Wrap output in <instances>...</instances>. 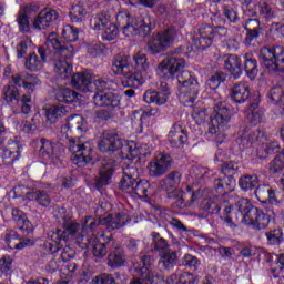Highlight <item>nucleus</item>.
<instances>
[{"label":"nucleus","instance_id":"obj_1","mask_svg":"<svg viewBox=\"0 0 284 284\" xmlns=\"http://www.w3.org/2000/svg\"><path fill=\"white\" fill-rule=\"evenodd\" d=\"M42 61H53V70L60 79L72 77V57L74 48L70 43H61L57 33H50L43 45L38 48Z\"/></svg>","mask_w":284,"mask_h":284},{"label":"nucleus","instance_id":"obj_2","mask_svg":"<svg viewBox=\"0 0 284 284\" xmlns=\"http://www.w3.org/2000/svg\"><path fill=\"white\" fill-rule=\"evenodd\" d=\"M237 144L240 150H247L252 145H257L256 155L258 159H267V155L278 148V143L268 142L265 138V132L258 129L240 131Z\"/></svg>","mask_w":284,"mask_h":284},{"label":"nucleus","instance_id":"obj_3","mask_svg":"<svg viewBox=\"0 0 284 284\" xmlns=\"http://www.w3.org/2000/svg\"><path fill=\"white\" fill-rule=\"evenodd\" d=\"M101 152H122V159L126 161H134L139 156V149L134 142H128L121 138L115 131H104L101 135V140L98 143Z\"/></svg>","mask_w":284,"mask_h":284},{"label":"nucleus","instance_id":"obj_4","mask_svg":"<svg viewBox=\"0 0 284 284\" xmlns=\"http://www.w3.org/2000/svg\"><path fill=\"white\" fill-rule=\"evenodd\" d=\"M51 241L53 243H75L81 250H88L90 247V239L83 234V226L77 222H67L63 225V230L57 229L51 234Z\"/></svg>","mask_w":284,"mask_h":284},{"label":"nucleus","instance_id":"obj_5","mask_svg":"<svg viewBox=\"0 0 284 284\" xmlns=\"http://www.w3.org/2000/svg\"><path fill=\"white\" fill-rule=\"evenodd\" d=\"M112 68L115 74H123L126 78L129 88H141L145 83L148 73L130 71V57L125 54L115 55Z\"/></svg>","mask_w":284,"mask_h":284},{"label":"nucleus","instance_id":"obj_6","mask_svg":"<svg viewBox=\"0 0 284 284\" xmlns=\"http://www.w3.org/2000/svg\"><path fill=\"white\" fill-rule=\"evenodd\" d=\"M231 119L232 113L227 106L223 103L215 104L214 115L209 123L207 134L214 136L215 141H219V136H223V132L230 128Z\"/></svg>","mask_w":284,"mask_h":284},{"label":"nucleus","instance_id":"obj_7","mask_svg":"<svg viewBox=\"0 0 284 284\" xmlns=\"http://www.w3.org/2000/svg\"><path fill=\"white\" fill-rule=\"evenodd\" d=\"M71 161L78 168H85L92 161V144L81 141V138H71L68 141Z\"/></svg>","mask_w":284,"mask_h":284},{"label":"nucleus","instance_id":"obj_8","mask_svg":"<svg viewBox=\"0 0 284 284\" xmlns=\"http://www.w3.org/2000/svg\"><path fill=\"white\" fill-rule=\"evenodd\" d=\"M180 84V100L185 104L194 103L199 97V81L189 71H182L178 75Z\"/></svg>","mask_w":284,"mask_h":284},{"label":"nucleus","instance_id":"obj_9","mask_svg":"<svg viewBox=\"0 0 284 284\" xmlns=\"http://www.w3.org/2000/svg\"><path fill=\"white\" fill-rule=\"evenodd\" d=\"M178 37L179 30L174 27H170L150 40L146 44V50L150 54H161V52H165V50L176 41Z\"/></svg>","mask_w":284,"mask_h":284},{"label":"nucleus","instance_id":"obj_10","mask_svg":"<svg viewBox=\"0 0 284 284\" xmlns=\"http://www.w3.org/2000/svg\"><path fill=\"white\" fill-rule=\"evenodd\" d=\"M260 59H262L263 64L266 67L268 72H284V48H267L263 47L260 50Z\"/></svg>","mask_w":284,"mask_h":284},{"label":"nucleus","instance_id":"obj_11","mask_svg":"<svg viewBox=\"0 0 284 284\" xmlns=\"http://www.w3.org/2000/svg\"><path fill=\"white\" fill-rule=\"evenodd\" d=\"M225 34H227V29H225V27L217 26L212 28L203 24L199 28V37L194 40V47L196 50H206V48L212 45V42L216 37L221 38L225 37Z\"/></svg>","mask_w":284,"mask_h":284},{"label":"nucleus","instance_id":"obj_12","mask_svg":"<svg viewBox=\"0 0 284 284\" xmlns=\"http://www.w3.org/2000/svg\"><path fill=\"white\" fill-rule=\"evenodd\" d=\"M132 263L135 272H138L144 281H150V283L155 284L163 283L164 277L152 271V258L149 255L135 256Z\"/></svg>","mask_w":284,"mask_h":284},{"label":"nucleus","instance_id":"obj_13","mask_svg":"<svg viewBox=\"0 0 284 284\" xmlns=\"http://www.w3.org/2000/svg\"><path fill=\"white\" fill-rule=\"evenodd\" d=\"M126 24L121 28L124 37H148L152 32L150 19L130 18V13L124 14Z\"/></svg>","mask_w":284,"mask_h":284},{"label":"nucleus","instance_id":"obj_14","mask_svg":"<svg viewBox=\"0 0 284 284\" xmlns=\"http://www.w3.org/2000/svg\"><path fill=\"white\" fill-rule=\"evenodd\" d=\"M187 65L183 59L178 57L165 58L158 67V74L161 79H174V74Z\"/></svg>","mask_w":284,"mask_h":284},{"label":"nucleus","instance_id":"obj_15","mask_svg":"<svg viewBox=\"0 0 284 284\" xmlns=\"http://www.w3.org/2000/svg\"><path fill=\"white\" fill-rule=\"evenodd\" d=\"M258 211V207L252 205L247 199L241 197L235 203V212L240 215L241 223L245 225H253Z\"/></svg>","mask_w":284,"mask_h":284},{"label":"nucleus","instance_id":"obj_16","mask_svg":"<svg viewBox=\"0 0 284 284\" xmlns=\"http://www.w3.org/2000/svg\"><path fill=\"white\" fill-rule=\"evenodd\" d=\"M244 30L246 31V36L244 39L245 45H256L258 43V39L263 37V23L258 18H248L244 22Z\"/></svg>","mask_w":284,"mask_h":284},{"label":"nucleus","instance_id":"obj_17","mask_svg":"<svg viewBox=\"0 0 284 284\" xmlns=\"http://www.w3.org/2000/svg\"><path fill=\"white\" fill-rule=\"evenodd\" d=\"M148 168L150 176H163L172 168V156L168 153H158Z\"/></svg>","mask_w":284,"mask_h":284},{"label":"nucleus","instance_id":"obj_18","mask_svg":"<svg viewBox=\"0 0 284 284\" xmlns=\"http://www.w3.org/2000/svg\"><path fill=\"white\" fill-rule=\"evenodd\" d=\"M116 170V160L109 159L103 160L102 165L100 168V176L95 181L97 190H101V187L108 185L112 181V176Z\"/></svg>","mask_w":284,"mask_h":284},{"label":"nucleus","instance_id":"obj_19","mask_svg":"<svg viewBox=\"0 0 284 284\" xmlns=\"http://www.w3.org/2000/svg\"><path fill=\"white\" fill-rule=\"evenodd\" d=\"M139 182V169L135 165H128L123 169V178L120 182V187L122 192L126 194H132L134 192V186Z\"/></svg>","mask_w":284,"mask_h":284},{"label":"nucleus","instance_id":"obj_20","mask_svg":"<svg viewBox=\"0 0 284 284\" xmlns=\"http://www.w3.org/2000/svg\"><path fill=\"white\" fill-rule=\"evenodd\" d=\"M65 152V146L61 142H50V140L41 139L40 140V154L44 159H59L60 154Z\"/></svg>","mask_w":284,"mask_h":284},{"label":"nucleus","instance_id":"obj_21","mask_svg":"<svg viewBox=\"0 0 284 284\" xmlns=\"http://www.w3.org/2000/svg\"><path fill=\"white\" fill-rule=\"evenodd\" d=\"M254 194L260 203L274 205L275 207L281 205V201H278V197H276V191L267 184L258 185Z\"/></svg>","mask_w":284,"mask_h":284},{"label":"nucleus","instance_id":"obj_22","mask_svg":"<svg viewBox=\"0 0 284 284\" xmlns=\"http://www.w3.org/2000/svg\"><path fill=\"white\" fill-rule=\"evenodd\" d=\"M130 223V216L125 213L109 214L104 217H100V224L106 226V230H121Z\"/></svg>","mask_w":284,"mask_h":284},{"label":"nucleus","instance_id":"obj_23","mask_svg":"<svg viewBox=\"0 0 284 284\" xmlns=\"http://www.w3.org/2000/svg\"><path fill=\"white\" fill-rule=\"evenodd\" d=\"M93 103L97 108H119L121 105V98L113 92L95 93L93 95Z\"/></svg>","mask_w":284,"mask_h":284},{"label":"nucleus","instance_id":"obj_24","mask_svg":"<svg viewBox=\"0 0 284 284\" xmlns=\"http://www.w3.org/2000/svg\"><path fill=\"white\" fill-rule=\"evenodd\" d=\"M169 142L173 148H183L187 142V133L182 122H175L169 132Z\"/></svg>","mask_w":284,"mask_h":284},{"label":"nucleus","instance_id":"obj_25","mask_svg":"<svg viewBox=\"0 0 284 284\" xmlns=\"http://www.w3.org/2000/svg\"><path fill=\"white\" fill-rule=\"evenodd\" d=\"M71 83L75 90H79V92H83L84 94L88 92H92V90L94 89L92 82V73L90 72L73 74Z\"/></svg>","mask_w":284,"mask_h":284},{"label":"nucleus","instance_id":"obj_26","mask_svg":"<svg viewBox=\"0 0 284 284\" xmlns=\"http://www.w3.org/2000/svg\"><path fill=\"white\" fill-rule=\"evenodd\" d=\"M59 19V12L57 10L41 11L33 20V28L36 30H47Z\"/></svg>","mask_w":284,"mask_h":284},{"label":"nucleus","instance_id":"obj_27","mask_svg":"<svg viewBox=\"0 0 284 284\" xmlns=\"http://www.w3.org/2000/svg\"><path fill=\"white\" fill-rule=\"evenodd\" d=\"M182 178L183 175H181V172L172 171L171 173L166 174V176L162 180L163 187L169 199H172L176 195L174 194V192L179 193L181 191L179 190V186L181 185Z\"/></svg>","mask_w":284,"mask_h":284},{"label":"nucleus","instance_id":"obj_28","mask_svg":"<svg viewBox=\"0 0 284 284\" xmlns=\"http://www.w3.org/2000/svg\"><path fill=\"white\" fill-rule=\"evenodd\" d=\"M21 156V150L19 149V143L12 142L8 148L0 144V159H2L6 165H12Z\"/></svg>","mask_w":284,"mask_h":284},{"label":"nucleus","instance_id":"obj_29","mask_svg":"<svg viewBox=\"0 0 284 284\" xmlns=\"http://www.w3.org/2000/svg\"><path fill=\"white\" fill-rule=\"evenodd\" d=\"M230 97L234 103H245L252 97V91H250L247 83L239 82L231 89Z\"/></svg>","mask_w":284,"mask_h":284},{"label":"nucleus","instance_id":"obj_30","mask_svg":"<svg viewBox=\"0 0 284 284\" xmlns=\"http://www.w3.org/2000/svg\"><path fill=\"white\" fill-rule=\"evenodd\" d=\"M241 65V58L237 55L229 54L224 57V68L230 72L233 79H240L241 74H243Z\"/></svg>","mask_w":284,"mask_h":284},{"label":"nucleus","instance_id":"obj_31","mask_svg":"<svg viewBox=\"0 0 284 284\" xmlns=\"http://www.w3.org/2000/svg\"><path fill=\"white\" fill-rule=\"evenodd\" d=\"M28 201H34L41 207H50L52 204V197L50 192L45 190H33L27 193Z\"/></svg>","mask_w":284,"mask_h":284},{"label":"nucleus","instance_id":"obj_32","mask_svg":"<svg viewBox=\"0 0 284 284\" xmlns=\"http://www.w3.org/2000/svg\"><path fill=\"white\" fill-rule=\"evenodd\" d=\"M11 216L13 221L17 223L19 230L22 232H26V234H32L34 226L32 225V222L28 220V216H26L24 213H22L19 209H13L11 212Z\"/></svg>","mask_w":284,"mask_h":284},{"label":"nucleus","instance_id":"obj_33","mask_svg":"<svg viewBox=\"0 0 284 284\" xmlns=\"http://www.w3.org/2000/svg\"><path fill=\"white\" fill-rule=\"evenodd\" d=\"M112 247L113 250L108 256L109 266L121 267L125 265V252L123 251V247L116 243H114Z\"/></svg>","mask_w":284,"mask_h":284},{"label":"nucleus","instance_id":"obj_34","mask_svg":"<svg viewBox=\"0 0 284 284\" xmlns=\"http://www.w3.org/2000/svg\"><path fill=\"white\" fill-rule=\"evenodd\" d=\"M101 237L104 242L95 243L93 245V255L98 258H103V256L108 254V248H110L111 245H114V239L112 237V234L105 235V233H103Z\"/></svg>","mask_w":284,"mask_h":284},{"label":"nucleus","instance_id":"obj_35","mask_svg":"<svg viewBox=\"0 0 284 284\" xmlns=\"http://www.w3.org/2000/svg\"><path fill=\"white\" fill-rule=\"evenodd\" d=\"M69 111V106L57 104L47 109L45 116L49 123H57V121H59V119H63V116H65Z\"/></svg>","mask_w":284,"mask_h":284},{"label":"nucleus","instance_id":"obj_36","mask_svg":"<svg viewBox=\"0 0 284 284\" xmlns=\"http://www.w3.org/2000/svg\"><path fill=\"white\" fill-rule=\"evenodd\" d=\"M246 122L252 126L258 125L263 121V113L258 109V103H252L248 109L245 111Z\"/></svg>","mask_w":284,"mask_h":284},{"label":"nucleus","instance_id":"obj_37","mask_svg":"<svg viewBox=\"0 0 284 284\" xmlns=\"http://www.w3.org/2000/svg\"><path fill=\"white\" fill-rule=\"evenodd\" d=\"M179 261V255L175 251L168 250L160 254L159 265L162 270H173Z\"/></svg>","mask_w":284,"mask_h":284},{"label":"nucleus","instance_id":"obj_38","mask_svg":"<svg viewBox=\"0 0 284 284\" xmlns=\"http://www.w3.org/2000/svg\"><path fill=\"white\" fill-rule=\"evenodd\" d=\"M2 99H4L8 105H14V103L21 101V92L14 84H7L2 89Z\"/></svg>","mask_w":284,"mask_h":284},{"label":"nucleus","instance_id":"obj_39","mask_svg":"<svg viewBox=\"0 0 284 284\" xmlns=\"http://www.w3.org/2000/svg\"><path fill=\"white\" fill-rule=\"evenodd\" d=\"M72 130H77L78 132H84L85 130V120L81 115H73L69 118L67 124L61 128L62 134H67V132H72Z\"/></svg>","mask_w":284,"mask_h":284},{"label":"nucleus","instance_id":"obj_40","mask_svg":"<svg viewBox=\"0 0 284 284\" xmlns=\"http://www.w3.org/2000/svg\"><path fill=\"white\" fill-rule=\"evenodd\" d=\"M168 99H170V97L156 90H148L143 95L145 103H154L155 105H165Z\"/></svg>","mask_w":284,"mask_h":284},{"label":"nucleus","instance_id":"obj_41","mask_svg":"<svg viewBox=\"0 0 284 284\" xmlns=\"http://www.w3.org/2000/svg\"><path fill=\"white\" fill-rule=\"evenodd\" d=\"M79 94L72 89L60 87L55 90V99L60 103H73Z\"/></svg>","mask_w":284,"mask_h":284},{"label":"nucleus","instance_id":"obj_42","mask_svg":"<svg viewBox=\"0 0 284 284\" xmlns=\"http://www.w3.org/2000/svg\"><path fill=\"white\" fill-rule=\"evenodd\" d=\"M110 19H112V16H110V13L103 11V12L95 14L91 19L90 26H91L92 30H97V31L103 30V28L109 26Z\"/></svg>","mask_w":284,"mask_h":284},{"label":"nucleus","instance_id":"obj_43","mask_svg":"<svg viewBox=\"0 0 284 284\" xmlns=\"http://www.w3.org/2000/svg\"><path fill=\"white\" fill-rule=\"evenodd\" d=\"M234 185H236V180H234L232 175L215 180V190L217 194H225V192L234 190Z\"/></svg>","mask_w":284,"mask_h":284},{"label":"nucleus","instance_id":"obj_44","mask_svg":"<svg viewBox=\"0 0 284 284\" xmlns=\"http://www.w3.org/2000/svg\"><path fill=\"white\" fill-rule=\"evenodd\" d=\"M255 10L258 12L260 17L266 21L276 19V10L267 2H260L257 6H255Z\"/></svg>","mask_w":284,"mask_h":284},{"label":"nucleus","instance_id":"obj_45","mask_svg":"<svg viewBox=\"0 0 284 284\" xmlns=\"http://www.w3.org/2000/svg\"><path fill=\"white\" fill-rule=\"evenodd\" d=\"M93 85L97 90V93H102V92H105L106 90H116V88H119L116 82L108 78H98L93 80Z\"/></svg>","mask_w":284,"mask_h":284},{"label":"nucleus","instance_id":"obj_46","mask_svg":"<svg viewBox=\"0 0 284 284\" xmlns=\"http://www.w3.org/2000/svg\"><path fill=\"white\" fill-rule=\"evenodd\" d=\"M133 61L135 63L136 72H142L143 74H148L150 70V62H148V55L143 52H138L133 55Z\"/></svg>","mask_w":284,"mask_h":284},{"label":"nucleus","instance_id":"obj_47","mask_svg":"<svg viewBox=\"0 0 284 284\" xmlns=\"http://www.w3.org/2000/svg\"><path fill=\"white\" fill-rule=\"evenodd\" d=\"M239 185L244 192H250L258 186V175H243L239 180Z\"/></svg>","mask_w":284,"mask_h":284},{"label":"nucleus","instance_id":"obj_48","mask_svg":"<svg viewBox=\"0 0 284 284\" xmlns=\"http://www.w3.org/2000/svg\"><path fill=\"white\" fill-rule=\"evenodd\" d=\"M148 192H150V182L148 180H139L131 192V196L148 199Z\"/></svg>","mask_w":284,"mask_h":284},{"label":"nucleus","instance_id":"obj_49","mask_svg":"<svg viewBox=\"0 0 284 284\" xmlns=\"http://www.w3.org/2000/svg\"><path fill=\"white\" fill-rule=\"evenodd\" d=\"M43 63H45L43 58L39 60V55H37V53H31L30 57L26 60L24 68L31 72H38V70L43 68Z\"/></svg>","mask_w":284,"mask_h":284},{"label":"nucleus","instance_id":"obj_50","mask_svg":"<svg viewBox=\"0 0 284 284\" xmlns=\"http://www.w3.org/2000/svg\"><path fill=\"white\" fill-rule=\"evenodd\" d=\"M244 70L248 79H251V81H254V79L258 77V62L256 61V59L246 58L244 62Z\"/></svg>","mask_w":284,"mask_h":284},{"label":"nucleus","instance_id":"obj_51","mask_svg":"<svg viewBox=\"0 0 284 284\" xmlns=\"http://www.w3.org/2000/svg\"><path fill=\"white\" fill-rule=\"evenodd\" d=\"M270 225V215L265 214L262 210L257 211L252 227L254 230H265Z\"/></svg>","mask_w":284,"mask_h":284},{"label":"nucleus","instance_id":"obj_52","mask_svg":"<svg viewBox=\"0 0 284 284\" xmlns=\"http://www.w3.org/2000/svg\"><path fill=\"white\" fill-rule=\"evenodd\" d=\"M85 14H88V11L81 4L73 6L69 12L72 23H81L85 19Z\"/></svg>","mask_w":284,"mask_h":284},{"label":"nucleus","instance_id":"obj_53","mask_svg":"<svg viewBox=\"0 0 284 284\" xmlns=\"http://www.w3.org/2000/svg\"><path fill=\"white\" fill-rule=\"evenodd\" d=\"M268 98L272 101V103H275L276 105H284V88L273 87L270 90Z\"/></svg>","mask_w":284,"mask_h":284},{"label":"nucleus","instance_id":"obj_54","mask_svg":"<svg viewBox=\"0 0 284 284\" xmlns=\"http://www.w3.org/2000/svg\"><path fill=\"white\" fill-rule=\"evenodd\" d=\"M265 236L270 245H281V243L284 241L283 230L281 229H274L270 232H266Z\"/></svg>","mask_w":284,"mask_h":284},{"label":"nucleus","instance_id":"obj_55","mask_svg":"<svg viewBox=\"0 0 284 284\" xmlns=\"http://www.w3.org/2000/svg\"><path fill=\"white\" fill-rule=\"evenodd\" d=\"M152 245L156 252H168V247H170V244H168V241L163 237H161V234L153 232L152 234Z\"/></svg>","mask_w":284,"mask_h":284},{"label":"nucleus","instance_id":"obj_56","mask_svg":"<svg viewBox=\"0 0 284 284\" xmlns=\"http://www.w3.org/2000/svg\"><path fill=\"white\" fill-rule=\"evenodd\" d=\"M17 23L20 32H23V34H28V32H30V18L20 10L17 14Z\"/></svg>","mask_w":284,"mask_h":284},{"label":"nucleus","instance_id":"obj_57","mask_svg":"<svg viewBox=\"0 0 284 284\" xmlns=\"http://www.w3.org/2000/svg\"><path fill=\"white\" fill-rule=\"evenodd\" d=\"M223 14L231 23L239 21V12L236 11L235 4H224Z\"/></svg>","mask_w":284,"mask_h":284},{"label":"nucleus","instance_id":"obj_58","mask_svg":"<svg viewBox=\"0 0 284 284\" xmlns=\"http://www.w3.org/2000/svg\"><path fill=\"white\" fill-rule=\"evenodd\" d=\"M282 170H284V149L270 164V171L273 172V174H276V172H281Z\"/></svg>","mask_w":284,"mask_h":284},{"label":"nucleus","instance_id":"obj_59","mask_svg":"<svg viewBox=\"0 0 284 284\" xmlns=\"http://www.w3.org/2000/svg\"><path fill=\"white\" fill-rule=\"evenodd\" d=\"M182 264L184 265V267L196 271L201 266V260L192 254H185L183 256Z\"/></svg>","mask_w":284,"mask_h":284},{"label":"nucleus","instance_id":"obj_60","mask_svg":"<svg viewBox=\"0 0 284 284\" xmlns=\"http://www.w3.org/2000/svg\"><path fill=\"white\" fill-rule=\"evenodd\" d=\"M119 34V28L115 24L109 22V24L104 28L102 32V40L103 41H114V38Z\"/></svg>","mask_w":284,"mask_h":284},{"label":"nucleus","instance_id":"obj_61","mask_svg":"<svg viewBox=\"0 0 284 284\" xmlns=\"http://www.w3.org/2000/svg\"><path fill=\"white\" fill-rule=\"evenodd\" d=\"M204 216H212V214H219L221 212V206L216 202L210 200L203 201Z\"/></svg>","mask_w":284,"mask_h":284},{"label":"nucleus","instance_id":"obj_62","mask_svg":"<svg viewBox=\"0 0 284 284\" xmlns=\"http://www.w3.org/2000/svg\"><path fill=\"white\" fill-rule=\"evenodd\" d=\"M174 196L173 197H169V199H174L173 205L175 207H179L180 210H183V207H187V205H190V202L187 201V195L182 191H178L174 192Z\"/></svg>","mask_w":284,"mask_h":284},{"label":"nucleus","instance_id":"obj_63","mask_svg":"<svg viewBox=\"0 0 284 284\" xmlns=\"http://www.w3.org/2000/svg\"><path fill=\"white\" fill-rule=\"evenodd\" d=\"M196 275L189 272H178V284H196Z\"/></svg>","mask_w":284,"mask_h":284},{"label":"nucleus","instance_id":"obj_64","mask_svg":"<svg viewBox=\"0 0 284 284\" xmlns=\"http://www.w3.org/2000/svg\"><path fill=\"white\" fill-rule=\"evenodd\" d=\"M91 284H116L114 276L108 273H102L91 281Z\"/></svg>","mask_w":284,"mask_h":284}]
</instances>
